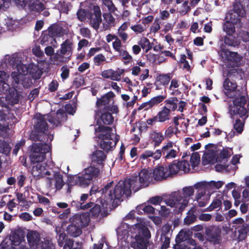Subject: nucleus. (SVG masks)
<instances>
[{"label":"nucleus","instance_id":"obj_1","mask_svg":"<svg viewBox=\"0 0 249 249\" xmlns=\"http://www.w3.org/2000/svg\"><path fill=\"white\" fill-rule=\"evenodd\" d=\"M151 175L152 172L143 169L138 175L135 174L128 179L120 180L114 186L113 181L107 183L101 189L102 196L99 201L102 209H107L108 206L116 207L123 198L131 196V190L136 192L149 186L152 180Z\"/></svg>","mask_w":249,"mask_h":249},{"label":"nucleus","instance_id":"obj_2","mask_svg":"<svg viewBox=\"0 0 249 249\" xmlns=\"http://www.w3.org/2000/svg\"><path fill=\"white\" fill-rule=\"evenodd\" d=\"M223 87L225 90V95L232 99V103L230 102L228 107L231 117L234 118L238 115L240 117L245 118L247 113V109L245 107L247 100L242 88L238 89L236 83L231 82L228 78L225 79Z\"/></svg>","mask_w":249,"mask_h":249},{"label":"nucleus","instance_id":"obj_3","mask_svg":"<svg viewBox=\"0 0 249 249\" xmlns=\"http://www.w3.org/2000/svg\"><path fill=\"white\" fill-rule=\"evenodd\" d=\"M194 190L193 187H185L182 191L172 192L169 198L165 199L167 205L178 209L176 213H181L187 206L190 197L193 196Z\"/></svg>","mask_w":249,"mask_h":249},{"label":"nucleus","instance_id":"obj_4","mask_svg":"<svg viewBox=\"0 0 249 249\" xmlns=\"http://www.w3.org/2000/svg\"><path fill=\"white\" fill-rule=\"evenodd\" d=\"M89 222V218L87 213H76L71 218V224L67 226L66 231L71 236L77 237L82 234V229L87 227Z\"/></svg>","mask_w":249,"mask_h":249},{"label":"nucleus","instance_id":"obj_5","mask_svg":"<svg viewBox=\"0 0 249 249\" xmlns=\"http://www.w3.org/2000/svg\"><path fill=\"white\" fill-rule=\"evenodd\" d=\"M72 41L69 39H66L60 45V49L58 50L52 57V60L56 65H61L67 63L71 60L72 53Z\"/></svg>","mask_w":249,"mask_h":249},{"label":"nucleus","instance_id":"obj_6","mask_svg":"<svg viewBox=\"0 0 249 249\" xmlns=\"http://www.w3.org/2000/svg\"><path fill=\"white\" fill-rule=\"evenodd\" d=\"M138 230L134 240L131 243V246L134 249H147L149 239L151 238V233L147 227L142 224L135 225Z\"/></svg>","mask_w":249,"mask_h":249},{"label":"nucleus","instance_id":"obj_7","mask_svg":"<svg viewBox=\"0 0 249 249\" xmlns=\"http://www.w3.org/2000/svg\"><path fill=\"white\" fill-rule=\"evenodd\" d=\"M30 147L29 158L33 164L42 162L46 154L51 150V146L46 143H34Z\"/></svg>","mask_w":249,"mask_h":249},{"label":"nucleus","instance_id":"obj_8","mask_svg":"<svg viewBox=\"0 0 249 249\" xmlns=\"http://www.w3.org/2000/svg\"><path fill=\"white\" fill-rule=\"evenodd\" d=\"M220 56L226 66L229 68L239 67L241 65L242 56L237 52L229 51L223 44L220 45Z\"/></svg>","mask_w":249,"mask_h":249},{"label":"nucleus","instance_id":"obj_9","mask_svg":"<svg viewBox=\"0 0 249 249\" xmlns=\"http://www.w3.org/2000/svg\"><path fill=\"white\" fill-rule=\"evenodd\" d=\"M114 93L110 91L100 98H97L96 106L98 109H108L112 113L117 114L119 109L117 105L114 104Z\"/></svg>","mask_w":249,"mask_h":249},{"label":"nucleus","instance_id":"obj_10","mask_svg":"<svg viewBox=\"0 0 249 249\" xmlns=\"http://www.w3.org/2000/svg\"><path fill=\"white\" fill-rule=\"evenodd\" d=\"M100 169L94 166H89L83 171V174L79 178L82 185L87 186L92 183L93 180H97L100 175Z\"/></svg>","mask_w":249,"mask_h":249},{"label":"nucleus","instance_id":"obj_11","mask_svg":"<svg viewBox=\"0 0 249 249\" xmlns=\"http://www.w3.org/2000/svg\"><path fill=\"white\" fill-rule=\"evenodd\" d=\"M206 240L215 245L219 244L222 241L221 229L217 226L211 225L205 228Z\"/></svg>","mask_w":249,"mask_h":249},{"label":"nucleus","instance_id":"obj_12","mask_svg":"<svg viewBox=\"0 0 249 249\" xmlns=\"http://www.w3.org/2000/svg\"><path fill=\"white\" fill-rule=\"evenodd\" d=\"M108 109H98L95 111L94 115L96 120L97 125H105L111 124L114 121V117Z\"/></svg>","mask_w":249,"mask_h":249},{"label":"nucleus","instance_id":"obj_13","mask_svg":"<svg viewBox=\"0 0 249 249\" xmlns=\"http://www.w3.org/2000/svg\"><path fill=\"white\" fill-rule=\"evenodd\" d=\"M36 165L33 166L31 170V173L36 180H38L45 177L46 176L51 175V172L47 168L48 166L46 163H36Z\"/></svg>","mask_w":249,"mask_h":249},{"label":"nucleus","instance_id":"obj_14","mask_svg":"<svg viewBox=\"0 0 249 249\" xmlns=\"http://www.w3.org/2000/svg\"><path fill=\"white\" fill-rule=\"evenodd\" d=\"M95 133L99 140H112L113 129L110 126L98 125L95 127Z\"/></svg>","mask_w":249,"mask_h":249},{"label":"nucleus","instance_id":"obj_15","mask_svg":"<svg viewBox=\"0 0 249 249\" xmlns=\"http://www.w3.org/2000/svg\"><path fill=\"white\" fill-rule=\"evenodd\" d=\"M45 9V5L40 0H28L26 11L32 14H40Z\"/></svg>","mask_w":249,"mask_h":249},{"label":"nucleus","instance_id":"obj_16","mask_svg":"<svg viewBox=\"0 0 249 249\" xmlns=\"http://www.w3.org/2000/svg\"><path fill=\"white\" fill-rule=\"evenodd\" d=\"M153 178L156 181H161L169 177L168 173V168L162 165L156 166L152 172Z\"/></svg>","mask_w":249,"mask_h":249},{"label":"nucleus","instance_id":"obj_17","mask_svg":"<svg viewBox=\"0 0 249 249\" xmlns=\"http://www.w3.org/2000/svg\"><path fill=\"white\" fill-rule=\"evenodd\" d=\"M124 70L114 71L111 69L104 70L101 73V75L104 78L110 79L113 81H120L122 74L124 72Z\"/></svg>","mask_w":249,"mask_h":249},{"label":"nucleus","instance_id":"obj_18","mask_svg":"<svg viewBox=\"0 0 249 249\" xmlns=\"http://www.w3.org/2000/svg\"><path fill=\"white\" fill-rule=\"evenodd\" d=\"M36 120L34 126V128L43 133L46 134V132L48 129V125L46 122V119L45 118V116L39 114L36 116Z\"/></svg>","mask_w":249,"mask_h":249},{"label":"nucleus","instance_id":"obj_19","mask_svg":"<svg viewBox=\"0 0 249 249\" xmlns=\"http://www.w3.org/2000/svg\"><path fill=\"white\" fill-rule=\"evenodd\" d=\"M107 158L106 153L102 150H96L91 155V160L92 163L101 165H104V161Z\"/></svg>","mask_w":249,"mask_h":249},{"label":"nucleus","instance_id":"obj_20","mask_svg":"<svg viewBox=\"0 0 249 249\" xmlns=\"http://www.w3.org/2000/svg\"><path fill=\"white\" fill-rule=\"evenodd\" d=\"M40 38L42 45H51L54 48L57 47L56 38L48 33L47 31L44 30L42 32Z\"/></svg>","mask_w":249,"mask_h":249},{"label":"nucleus","instance_id":"obj_21","mask_svg":"<svg viewBox=\"0 0 249 249\" xmlns=\"http://www.w3.org/2000/svg\"><path fill=\"white\" fill-rule=\"evenodd\" d=\"M47 179L48 183L50 186H52V180L54 179L55 180V187L58 190L61 189L64 185V182L63 179V175L59 172H54L53 178L47 177Z\"/></svg>","mask_w":249,"mask_h":249},{"label":"nucleus","instance_id":"obj_22","mask_svg":"<svg viewBox=\"0 0 249 249\" xmlns=\"http://www.w3.org/2000/svg\"><path fill=\"white\" fill-rule=\"evenodd\" d=\"M28 241L32 246H36L35 249H37V248L39 246H41L42 244H47L46 243H43L40 242V235L36 231H32L30 233H28L27 236Z\"/></svg>","mask_w":249,"mask_h":249},{"label":"nucleus","instance_id":"obj_23","mask_svg":"<svg viewBox=\"0 0 249 249\" xmlns=\"http://www.w3.org/2000/svg\"><path fill=\"white\" fill-rule=\"evenodd\" d=\"M93 10L94 17L91 21L92 22L93 27L94 29H98L102 22L101 10L98 6H94Z\"/></svg>","mask_w":249,"mask_h":249},{"label":"nucleus","instance_id":"obj_24","mask_svg":"<svg viewBox=\"0 0 249 249\" xmlns=\"http://www.w3.org/2000/svg\"><path fill=\"white\" fill-rule=\"evenodd\" d=\"M46 137L47 138H49L50 141L53 139V135H48L46 134L43 133L42 132L38 131L37 129H35L31 132L30 135V139L33 141H43L42 137Z\"/></svg>","mask_w":249,"mask_h":249},{"label":"nucleus","instance_id":"obj_25","mask_svg":"<svg viewBox=\"0 0 249 249\" xmlns=\"http://www.w3.org/2000/svg\"><path fill=\"white\" fill-rule=\"evenodd\" d=\"M224 43L222 44L225 46L237 47L240 44V41L237 37L234 36L233 35H226L223 38Z\"/></svg>","mask_w":249,"mask_h":249},{"label":"nucleus","instance_id":"obj_26","mask_svg":"<svg viewBox=\"0 0 249 249\" xmlns=\"http://www.w3.org/2000/svg\"><path fill=\"white\" fill-rule=\"evenodd\" d=\"M171 113L166 107H162L161 110L157 114L159 122L162 123L169 121L171 119Z\"/></svg>","mask_w":249,"mask_h":249},{"label":"nucleus","instance_id":"obj_27","mask_svg":"<svg viewBox=\"0 0 249 249\" xmlns=\"http://www.w3.org/2000/svg\"><path fill=\"white\" fill-rule=\"evenodd\" d=\"M27 73L34 79H38L41 77L42 72L35 65L30 64L27 68Z\"/></svg>","mask_w":249,"mask_h":249},{"label":"nucleus","instance_id":"obj_28","mask_svg":"<svg viewBox=\"0 0 249 249\" xmlns=\"http://www.w3.org/2000/svg\"><path fill=\"white\" fill-rule=\"evenodd\" d=\"M248 110H247V113L246 114V117L245 118H242L243 120H245L248 117ZM230 117H231V115H230ZM240 117L239 115H235L234 118H231L232 119H236L235 123L234 124L233 128L236 130L237 133L238 134H241L243 131V127L244 126V123L242 122L240 120Z\"/></svg>","mask_w":249,"mask_h":249},{"label":"nucleus","instance_id":"obj_29","mask_svg":"<svg viewBox=\"0 0 249 249\" xmlns=\"http://www.w3.org/2000/svg\"><path fill=\"white\" fill-rule=\"evenodd\" d=\"M150 157H152L155 160L160 159L161 157L160 150H157L155 152L150 150H145L140 156V159L144 160Z\"/></svg>","mask_w":249,"mask_h":249},{"label":"nucleus","instance_id":"obj_30","mask_svg":"<svg viewBox=\"0 0 249 249\" xmlns=\"http://www.w3.org/2000/svg\"><path fill=\"white\" fill-rule=\"evenodd\" d=\"M151 142L154 147L159 146L164 140V136L161 132L153 131L150 134Z\"/></svg>","mask_w":249,"mask_h":249},{"label":"nucleus","instance_id":"obj_31","mask_svg":"<svg viewBox=\"0 0 249 249\" xmlns=\"http://www.w3.org/2000/svg\"><path fill=\"white\" fill-rule=\"evenodd\" d=\"M62 30L63 28L58 24L53 23L51 25L46 31L56 38L61 36L62 33Z\"/></svg>","mask_w":249,"mask_h":249},{"label":"nucleus","instance_id":"obj_32","mask_svg":"<svg viewBox=\"0 0 249 249\" xmlns=\"http://www.w3.org/2000/svg\"><path fill=\"white\" fill-rule=\"evenodd\" d=\"M178 100L176 97H172L165 100V106L163 107H166L170 110V112L175 111L178 108Z\"/></svg>","mask_w":249,"mask_h":249},{"label":"nucleus","instance_id":"obj_33","mask_svg":"<svg viewBox=\"0 0 249 249\" xmlns=\"http://www.w3.org/2000/svg\"><path fill=\"white\" fill-rule=\"evenodd\" d=\"M187 234L186 232L180 231L177 235L176 237V242L178 249H185L184 248H186V246L183 247L181 243L187 240Z\"/></svg>","mask_w":249,"mask_h":249},{"label":"nucleus","instance_id":"obj_34","mask_svg":"<svg viewBox=\"0 0 249 249\" xmlns=\"http://www.w3.org/2000/svg\"><path fill=\"white\" fill-rule=\"evenodd\" d=\"M77 18L80 21H84L86 18H91L92 14L89 12V10L84 9H79L76 13Z\"/></svg>","mask_w":249,"mask_h":249},{"label":"nucleus","instance_id":"obj_35","mask_svg":"<svg viewBox=\"0 0 249 249\" xmlns=\"http://www.w3.org/2000/svg\"><path fill=\"white\" fill-rule=\"evenodd\" d=\"M235 23L226 20L223 25V30L227 35H233L235 32Z\"/></svg>","mask_w":249,"mask_h":249},{"label":"nucleus","instance_id":"obj_36","mask_svg":"<svg viewBox=\"0 0 249 249\" xmlns=\"http://www.w3.org/2000/svg\"><path fill=\"white\" fill-rule=\"evenodd\" d=\"M195 212V210L193 208L190 210L187 213L188 215L184 219V223L185 224L189 225L196 221V216L194 214Z\"/></svg>","mask_w":249,"mask_h":249},{"label":"nucleus","instance_id":"obj_37","mask_svg":"<svg viewBox=\"0 0 249 249\" xmlns=\"http://www.w3.org/2000/svg\"><path fill=\"white\" fill-rule=\"evenodd\" d=\"M71 6V3L65 0H60L57 4V8L60 13L68 14Z\"/></svg>","mask_w":249,"mask_h":249},{"label":"nucleus","instance_id":"obj_38","mask_svg":"<svg viewBox=\"0 0 249 249\" xmlns=\"http://www.w3.org/2000/svg\"><path fill=\"white\" fill-rule=\"evenodd\" d=\"M172 76L171 74L168 73L167 74H160L157 77V81L160 82V85L163 86L168 85L169 83Z\"/></svg>","mask_w":249,"mask_h":249},{"label":"nucleus","instance_id":"obj_39","mask_svg":"<svg viewBox=\"0 0 249 249\" xmlns=\"http://www.w3.org/2000/svg\"><path fill=\"white\" fill-rule=\"evenodd\" d=\"M55 231L57 234L56 237L58 236V245L59 247H62L64 245V243L66 242L69 238H68V236L64 231L61 232L60 229L58 231L57 228H56Z\"/></svg>","mask_w":249,"mask_h":249},{"label":"nucleus","instance_id":"obj_40","mask_svg":"<svg viewBox=\"0 0 249 249\" xmlns=\"http://www.w3.org/2000/svg\"><path fill=\"white\" fill-rule=\"evenodd\" d=\"M222 200L219 198H215L211 204L207 208L203 210V212H211L216 208L221 209L222 206Z\"/></svg>","mask_w":249,"mask_h":249},{"label":"nucleus","instance_id":"obj_41","mask_svg":"<svg viewBox=\"0 0 249 249\" xmlns=\"http://www.w3.org/2000/svg\"><path fill=\"white\" fill-rule=\"evenodd\" d=\"M167 168L169 177L177 174L180 171L178 164L176 160H174L172 163L169 164Z\"/></svg>","mask_w":249,"mask_h":249},{"label":"nucleus","instance_id":"obj_42","mask_svg":"<svg viewBox=\"0 0 249 249\" xmlns=\"http://www.w3.org/2000/svg\"><path fill=\"white\" fill-rule=\"evenodd\" d=\"M11 150L9 143L4 140H0V152L8 156Z\"/></svg>","mask_w":249,"mask_h":249},{"label":"nucleus","instance_id":"obj_43","mask_svg":"<svg viewBox=\"0 0 249 249\" xmlns=\"http://www.w3.org/2000/svg\"><path fill=\"white\" fill-rule=\"evenodd\" d=\"M79 178H80V176L75 177L74 176L72 175H69L68 176L67 179V184L69 187L75 185H78L82 187H85V185L81 184V181H79Z\"/></svg>","mask_w":249,"mask_h":249},{"label":"nucleus","instance_id":"obj_44","mask_svg":"<svg viewBox=\"0 0 249 249\" xmlns=\"http://www.w3.org/2000/svg\"><path fill=\"white\" fill-rule=\"evenodd\" d=\"M100 147L106 152H108L113 148L111 140H99Z\"/></svg>","mask_w":249,"mask_h":249},{"label":"nucleus","instance_id":"obj_45","mask_svg":"<svg viewBox=\"0 0 249 249\" xmlns=\"http://www.w3.org/2000/svg\"><path fill=\"white\" fill-rule=\"evenodd\" d=\"M0 249H17L12 244L11 239L7 236L0 244Z\"/></svg>","mask_w":249,"mask_h":249},{"label":"nucleus","instance_id":"obj_46","mask_svg":"<svg viewBox=\"0 0 249 249\" xmlns=\"http://www.w3.org/2000/svg\"><path fill=\"white\" fill-rule=\"evenodd\" d=\"M92 208L89 210V213H86L89 215L94 217H97L101 212V206L98 204H94L91 207Z\"/></svg>","mask_w":249,"mask_h":249},{"label":"nucleus","instance_id":"obj_47","mask_svg":"<svg viewBox=\"0 0 249 249\" xmlns=\"http://www.w3.org/2000/svg\"><path fill=\"white\" fill-rule=\"evenodd\" d=\"M244 17L241 15L231 11L229 13V16H227V18L229 19L230 22H232L233 23L237 24L241 22V18Z\"/></svg>","mask_w":249,"mask_h":249},{"label":"nucleus","instance_id":"obj_48","mask_svg":"<svg viewBox=\"0 0 249 249\" xmlns=\"http://www.w3.org/2000/svg\"><path fill=\"white\" fill-rule=\"evenodd\" d=\"M9 238L11 239V242L14 246H18L21 242L20 237L18 234L16 232H12L10 234L7 236Z\"/></svg>","mask_w":249,"mask_h":249},{"label":"nucleus","instance_id":"obj_49","mask_svg":"<svg viewBox=\"0 0 249 249\" xmlns=\"http://www.w3.org/2000/svg\"><path fill=\"white\" fill-rule=\"evenodd\" d=\"M71 206H75L77 208H80L82 210H86L89 208H91V207L93 205V202H89L88 203H87L86 204H84V203L81 202L79 201H72L71 202Z\"/></svg>","mask_w":249,"mask_h":249},{"label":"nucleus","instance_id":"obj_50","mask_svg":"<svg viewBox=\"0 0 249 249\" xmlns=\"http://www.w3.org/2000/svg\"><path fill=\"white\" fill-rule=\"evenodd\" d=\"M117 52L119 53V55L122 57L123 60H126L124 62L125 64H128L132 60V56L126 50H124L123 49H121L119 51Z\"/></svg>","mask_w":249,"mask_h":249},{"label":"nucleus","instance_id":"obj_51","mask_svg":"<svg viewBox=\"0 0 249 249\" xmlns=\"http://www.w3.org/2000/svg\"><path fill=\"white\" fill-rule=\"evenodd\" d=\"M231 11L237 13L241 16L244 17L245 15V10L240 2H237L233 4V9Z\"/></svg>","mask_w":249,"mask_h":249},{"label":"nucleus","instance_id":"obj_52","mask_svg":"<svg viewBox=\"0 0 249 249\" xmlns=\"http://www.w3.org/2000/svg\"><path fill=\"white\" fill-rule=\"evenodd\" d=\"M166 98V95H159L157 96L154 97L152 98L150 100V104H151L152 107H154L155 106H157L163 102L164 99Z\"/></svg>","mask_w":249,"mask_h":249},{"label":"nucleus","instance_id":"obj_53","mask_svg":"<svg viewBox=\"0 0 249 249\" xmlns=\"http://www.w3.org/2000/svg\"><path fill=\"white\" fill-rule=\"evenodd\" d=\"M53 126L56 127L61 124V121L57 116L47 115L46 118Z\"/></svg>","mask_w":249,"mask_h":249},{"label":"nucleus","instance_id":"obj_54","mask_svg":"<svg viewBox=\"0 0 249 249\" xmlns=\"http://www.w3.org/2000/svg\"><path fill=\"white\" fill-rule=\"evenodd\" d=\"M242 71L240 69H235L234 68H231L227 71V76L229 77H238V75L241 76V73Z\"/></svg>","mask_w":249,"mask_h":249},{"label":"nucleus","instance_id":"obj_55","mask_svg":"<svg viewBox=\"0 0 249 249\" xmlns=\"http://www.w3.org/2000/svg\"><path fill=\"white\" fill-rule=\"evenodd\" d=\"M160 240L163 243L161 249H167L169 247L170 239L168 236L161 234Z\"/></svg>","mask_w":249,"mask_h":249},{"label":"nucleus","instance_id":"obj_56","mask_svg":"<svg viewBox=\"0 0 249 249\" xmlns=\"http://www.w3.org/2000/svg\"><path fill=\"white\" fill-rule=\"evenodd\" d=\"M161 23L160 18H156L155 19L154 22L153 23L152 26L150 28L151 32L153 33H156L160 29V24Z\"/></svg>","mask_w":249,"mask_h":249},{"label":"nucleus","instance_id":"obj_57","mask_svg":"<svg viewBox=\"0 0 249 249\" xmlns=\"http://www.w3.org/2000/svg\"><path fill=\"white\" fill-rule=\"evenodd\" d=\"M106 60L105 56L102 53L96 55L93 58V61L96 66L102 65Z\"/></svg>","mask_w":249,"mask_h":249},{"label":"nucleus","instance_id":"obj_58","mask_svg":"<svg viewBox=\"0 0 249 249\" xmlns=\"http://www.w3.org/2000/svg\"><path fill=\"white\" fill-rule=\"evenodd\" d=\"M230 157V152L227 150H223L221 151L217 158V160L219 162H222L224 159H227Z\"/></svg>","mask_w":249,"mask_h":249},{"label":"nucleus","instance_id":"obj_59","mask_svg":"<svg viewBox=\"0 0 249 249\" xmlns=\"http://www.w3.org/2000/svg\"><path fill=\"white\" fill-rule=\"evenodd\" d=\"M103 2L104 4L107 7L109 12H114L116 10L111 0H103Z\"/></svg>","mask_w":249,"mask_h":249},{"label":"nucleus","instance_id":"obj_60","mask_svg":"<svg viewBox=\"0 0 249 249\" xmlns=\"http://www.w3.org/2000/svg\"><path fill=\"white\" fill-rule=\"evenodd\" d=\"M59 86V83L56 80H53L48 85V91L51 92L56 91Z\"/></svg>","mask_w":249,"mask_h":249},{"label":"nucleus","instance_id":"obj_61","mask_svg":"<svg viewBox=\"0 0 249 249\" xmlns=\"http://www.w3.org/2000/svg\"><path fill=\"white\" fill-rule=\"evenodd\" d=\"M173 143L172 142L169 141L168 142H167L166 145H165L162 147L161 150H160L161 155L162 154H163V155H166L173 147Z\"/></svg>","mask_w":249,"mask_h":249},{"label":"nucleus","instance_id":"obj_62","mask_svg":"<svg viewBox=\"0 0 249 249\" xmlns=\"http://www.w3.org/2000/svg\"><path fill=\"white\" fill-rule=\"evenodd\" d=\"M224 184V182L222 181H218L217 182L215 181H211L208 182L209 188H213L215 189L220 188Z\"/></svg>","mask_w":249,"mask_h":249},{"label":"nucleus","instance_id":"obj_63","mask_svg":"<svg viewBox=\"0 0 249 249\" xmlns=\"http://www.w3.org/2000/svg\"><path fill=\"white\" fill-rule=\"evenodd\" d=\"M178 164L180 170L186 172V170H189V164L187 161L185 160L178 161Z\"/></svg>","mask_w":249,"mask_h":249},{"label":"nucleus","instance_id":"obj_64","mask_svg":"<svg viewBox=\"0 0 249 249\" xmlns=\"http://www.w3.org/2000/svg\"><path fill=\"white\" fill-rule=\"evenodd\" d=\"M103 17L106 22L108 24H113L115 21V19L110 13H104Z\"/></svg>","mask_w":249,"mask_h":249}]
</instances>
